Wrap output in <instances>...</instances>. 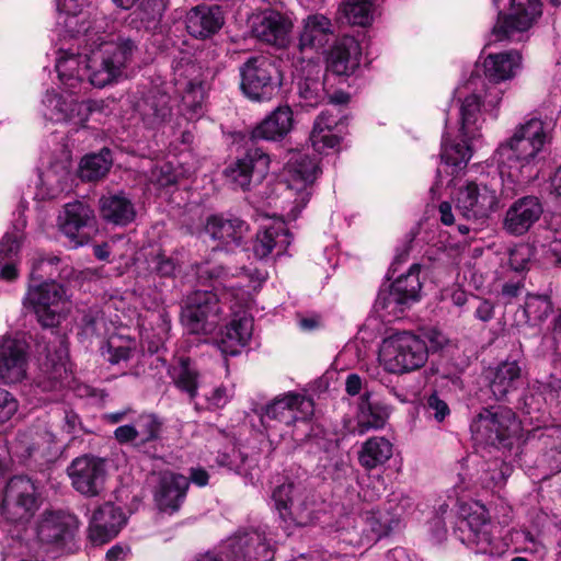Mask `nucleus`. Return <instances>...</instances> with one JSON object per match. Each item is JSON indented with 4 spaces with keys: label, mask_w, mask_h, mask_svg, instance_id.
Here are the masks:
<instances>
[{
    "label": "nucleus",
    "mask_w": 561,
    "mask_h": 561,
    "mask_svg": "<svg viewBox=\"0 0 561 561\" xmlns=\"http://www.w3.org/2000/svg\"><path fill=\"white\" fill-rule=\"evenodd\" d=\"M426 407L427 411L437 422H443L450 413L448 404L437 393H433L427 398Z\"/></svg>",
    "instance_id": "nucleus-63"
},
{
    "label": "nucleus",
    "mask_w": 561,
    "mask_h": 561,
    "mask_svg": "<svg viewBox=\"0 0 561 561\" xmlns=\"http://www.w3.org/2000/svg\"><path fill=\"white\" fill-rule=\"evenodd\" d=\"M421 266L413 264L408 273L398 277L389 290L379 294L377 306L387 314L398 317L412 304L420 299L422 284L420 282Z\"/></svg>",
    "instance_id": "nucleus-15"
},
{
    "label": "nucleus",
    "mask_w": 561,
    "mask_h": 561,
    "mask_svg": "<svg viewBox=\"0 0 561 561\" xmlns=\"http://www.w3.org/2000/svg\"><path fill=\"white\" fill-rule=\"evenodd\" d=\"M337 115L330 111H322L313 124L310 134V141L316 151L324 153L329 149H334L340 144Z\"/></svg>",
    "instance_id": "nucleus-42"
},
{
    "label": "nucleus",
    "mask_w": 561,
    "mask_h": 561,
    "mask_svg": "<svg viewBox=\"0 0 561 561\" xmlns=\"http://www.w3.org/2000/svg\"><path fill=\"white\" fill-rule=\"evenodd\" d=\"M321 173L319 160L305 152H293L284 168L285 190L282 216L296 220L313 193V185Z\"/></svg>",
    "instance_id": "nucleus-4"
},
{
    "label": "nucleus",
    "mask_w": 561,
    "mask_h": 561,
    "mask_svg": "<svg viewBox=\"0 0 561 561\" xmlns=\"http://www.w3.org/2000/svg\"><path fill=\"white\" fill-rule=\"evenodd\" d=\"M19 410V402L15 397L5 389L0 388V423H5Z\"/></svg>",
    "instance_id": "nucleus-61"
},
{
    "label": "nucleus",
    "mask_w": 561,
    "mask_h": 561,
    "mask_svg": "<svg viewBox=\"0 0 561 561\" xmlns=\"http://www.w3.org/2000/svg\"><path fill=\"white\" fill-rule=\"evenodd\" d=\"M175 387L185 392L191 400L195 399L198 390V371L188 358H180L169 370Z\"/></svg>",
    "instance_id": "nucleus-48"
},
{
    "label": "nucleus",
    "mask_w": 561,
    "mask_h": 561,
    "mask_svg": "<svg viewBox=\"0 0 561 561\" xmlns=\"http://www.w3.org/2000/svg\"><path fill=\"white\" fill-rule=\"evenodd\" d=\"M60 262L61 260L58 256L39 257L33 263L31 271L32 280L43 277V274H41L39 272L48 274L49 276L58 274L64 278L69 277L70 273H68L67 271L58 272L57 265Z\"/></svg>",
    "instance_id": "nucleus-55"
},
{
    "label": "nucleus",
    "mask_w": 561,
    "mask_h": 561,
    "mask_svg": "<svg viewBox=\"0 0 561 561\" xmlns=\"http://www.w3.org/2000/svg\"><path fill=\"white\" fill-rule=\"evenodd\" d=\"M219 467L227 468L231 471H234L237 473H241L242 469L240 466V462L243 461V458L241 454L232 449L230 454H219L216 459Z\"/></svg>",
    "instance_id": "nucleus-64"
},
{
    "label": "nucleus",
    "mask_w": 561,
    "mask_h": 561,
    "mask_svg": "<svg viewBox=\"0 0 561 561\" xmlns=\"http://www.w3.org/2000/svg\"><path fill=\"white\" fill-rule=\"evenodd\" d=\"M225 16L218 5H197L186 15L187 32L196 38H207L224 25Z\"/></svg>",
    "instance_id": "nucleus-36"
},
{
    "label": "nucleus",
    "mask_w": 561,
    "mask_h": 561,
    "mask_svg": "<svg viewBox=\"0 0 561 561\" xmlns=\"http://www.w3.org/2000/svg\"><path fill=\"white\" fill-rule=\"evenodd\" d=\"M428 359L425 340L410 331L386 336L379 348V362L386 371L397 375L422 368Z\"/></svg>",
    "instance_id": "nucleus-6"
},
{
    "label": "nucleus",
    "mask_w": 561,
    "mask_h": 561,
    "mask_svg": "<svg viewBox=\"0 0 561 561\" xmlns=\"http://www.w3.org/2000/svg\"><path fill=\"white\" fill-rule=\"evenodd\" d=\"M519 428L515 413L504 407L483 409L470 425L474 440L491 446H506Z\"/></svg>",
    "instance_id": "nucleus-11"
},
{
    "label": "nucleus",
    "mask_w": 561,
    "mask_h": 561,
    "mask_svg": "<svg viewBox=\"0 0 561 561\" xmlns=\"http://www.w3.org/2000/svg\"><path fill=\"white\" fill-rule=\"evenodd\" d=\"M522 66V56L517 50L490 54L483 61V78L488 85H496L515 77Z\"/></svg>",
    "instance_id": "nucleus-38"
},
{
    "label": "nucleus",
    "mask_w": 561,
    "mask_h": 561,
    "mask_svg": "<svg viewBox=\"0 0 561 561\" xmlns=\"http://www.w3.org/2000/svg\"><path fill=\"white\" fill-rule=\"evenodd\" d=\"M159 321L158 333L156 339L151 340L148 332L142 334V340L148 343V351L150 353H157L163 346L169 331L171 329V320L167 312L161 311L154 314Z\"/></svg>",
    "instance_id": "nucleus-54"
},
{
    "label": "nucleus",
    "mask_w": 561,
    "mask_h": 561,
    "mask_svg": "<svg viewBox=\"0 0 561 561\" xmlns=\"http://www.w3.org/2000/svg\"><path fill=\"white\" fill-rule=\"evenodd\" d=\"M253 331V319L244 310L233 312L231 320L219 332L217 344L221 353L238 355L249 343Z\"/></svg>",
    "instance_id": "nucleus-29"
},
{
    "label": "nucleus",
    "mask_w": 561,
    "mask_h": 561,
    "mask_svg": "<svg viewBox=\"0 0 561 561\" xmlns=\"http://www.w3.org/2000/svg\"><path fill=\"white\" fill-rule=\"evenodd\" d=\"M294 117L289 106H279L267 115L252 131L254 139L280 140L293 128Z\"/></svg>",
    "instance_id": "nucleus-41"
},
{
    "label": "nucleus",
    "mask_w": 561,
    "mask_h": 561,
    "mask_svg": "<svg viewBox=\"0 0 561 561\" xmlns=\"http://www.w3.org/2000/svg\"><path fill=\"white\" fill-rule=\"evenodd\" d=\"M313 401L300 393L287 392L276 397L266 404L262 413L261 424L267 436L294 435V427L307 425L313 415Z\"/></svg>",
    "instance_id": "nucleus-5"
},
{
    "label": "nucleus",
    "mask_w": 561,
    "mask_h": 561,
    "mask_svg": "<svg viewBox=\"0 0 561 561\" xmlns=\"http://www.w3.org/2000/svg\"><path fill=\"white\" fill-rule=\"evenodd\" d=\"M294 80L302 106L314 107L325 100V75L319 58L301 60L296 66Z\"/></svg>",
    "instance_id": "nucleus-18"
},
{
    "label": "nucleus",
    "mask_w": 561,
    "mask_h": 561,
    "mask_svg": "<svg viewBox=\"0 0 561 561\" xmlns=\"http://www.w3.org/2000/svg\"><path fill=\"white\" fill-rule=\"evenodd\" d=\"M543 213L540 201L535 196H525L515 201L506 210L503 228L513 236L526 233Z\"/></svg>",
    "instance_id": "nucleus-28"
},
{
    "label": "nucleus",
    "mask_w": 561,
    "mask_h": 561,
    "mask_svg": "<svg viewBox=\"0 0 561 561\" xmlns=\"http://www.w3.org/2000/svg\"><path fill=\"white\" fill-rule=\"evenodd\" d=\"M489 387L496 400L516 391L523 381V374L516 360H505L486 371Z\"/></svg>",
    "instance_id": "nucleus-37"
},
{
    "label": "nucleus",
    "mask_w": 561,
    "mask_h": 561,
    "mask_svg": "<svg viewBox=\"0 0 561 561\" xmlns=\"http://www.w3.org/2000/svg\"><path fill=\"white\" fill-rule=\"evenodd\" d=\"M75 519L59 512L44 513L38 522L36 533L41 542L60 545L72 537Z\"/></svg>",
    "instance_id": "nucleus-39"
},
{
    "label": "nucleus",
    "mask_w": 561,
    "mask_h": 561,
    "mask_svg": "<svg viewBox=\"0 0 561 561\" xmlns=\"http://www.w3.org/2000/svg\"><path fill=\"white\" fill-rule=\"evenodd\" d=\"M22 243V233L18 230L7 232L0 241V263L15 262Z\"/></svg>",
    "instance_id": "nucleus-53"
},
{
    "label": "nucleus",
    "mask_w": 561,
    "mask_h": 561,
    "mask_svg": "<svg viewBox=\"0 0 561 561\" xmlns=\"http://www.w3.org/2000/svg\"><path fill=\"white\" fill-rule=\"evenodd\" d=\"M59 227L73 247L83 245L96 230L94 210L81 202L68 203L62 215L59 216Z\"/></svg>",
    "instance_id": "nucleus-20"
},
{
    "label": "nucleus",
    "mask_w": 561,
    "mask_h": 561,
    "mask_svg": "<svg viewBox=\"0 0 561 561\" xmlns=\"http://www.w3.org/2000/svg\"><path fill=\"white\" fill-rule=\"evenodd\" d=\"M249 231V225L239 218H228L214 215L207 218L205 232L214 240L222 244L227 250L231 245H241Z\"/></svg>",
    "instance_id": "nucleus-34"
},
{
    "label": "nucleus",
    "mask_w": 561,
    "mask_h": 561,
    "mask_svg": "<svg viewBox=\"0 0 561 561\" xmlns=\"http://www.w3.org/2000/svg\"><path fill=\"white\" fill-rule=\"evenodd\" d=\"M552 312V302L548 295L529 294L522 308L524 323L537 325L543 322Z\"/></svg>",
    "instance_id": "nucleus-49"
},
{
    "label": "nucleus",
    "mask_w": 561,
    "mask_h": 561,
    "mask_svg": "<svg viewBox=\"0 0 561 561\" xmlns=\"http://www.w3.org/2000/svg\"><path fill=\"white\" fill-rule=\"evenodd\" d=\"M456 210L467 221L484 225L501 208L497 179L467 180L455 195Z\"/></svg>",
    "instance_id": "nucleus-7"
},
{
    "label": "nucleus",
    "mask_w": 561,
    "mask_h": 561,
    "mask_svg": "<svg viewBox=\"0 0 561 561\" xmlns=\"http://www.w3.org/2000/svg\"><path fill=\"white\" fill-rule=\"evenodd\" d=\"M27 344L18 337H0V382L15 385L27 377Z\"/></svg>",
    "instance_id": "nucleus-21"
},
{
    "label": "nucleus",
    "mask_w": 561,
    "mask_h": 561,
    "mask_svg": "<svg viewBox=\"0 0 561 561\" xmlns=\"http://www.w3.org/2000/svg\"><path fill=\"white\" fill-rule=\"evenodd\" d=\"M294 14L287 10L265 9L253 23V34L260 41L284 48L290 43Z\"/></svg>",
    "instance_id": "nucleus-17"
},
{
    "label": "nucleus",
    "mask_w": 561,
    "mask_h": 561,
    "mask_svg": "<svg viewBox=\"0 0 561 561\" xmlns=\"http://www.w3.org/2000/svg\"><path fill=\"white\" fill-rule=\"evenodd\" d=\"M222 307L210 290L190 294L181 312L184 328L192 334H211L221 320Z\"/></svg>",
    "instance_id": "nucleus-12"
},
{
    "label": "nucleus",
    "mask_w": 561,
    "mask_h": 561,
    "mask_svg": "<svg viewBox=\"0 0 561 561\" xmlns=\"http://www.w3.org/2000/svg\"><path fill=\"white\" fill-rule=\"evenodd\" d=\"M69 171L66 167H60L59 170H47L41 178L42 185L46 187V195L49 198L57 197L68 187Z\"/></svg>",
    "instance_id": "nucleus-51"
},
{
    "label": "nucleus",
    "mask_w": 561,
    "mask_h": 561,
    "mask_svg": "<svg viewBox=\"0 0 561 561\" xmlns=\"http://www.w3.org/2000/svg\"><path fill=\"white\" fill-rule=\"evenodd\" d=\"M162 425L156 414L142 413L133 423L118 426L114 431V437L119 444H133L140 447L159 439Z\"/></svg>",
    "instance_id": "nucleus-30"
},
{
    "label": "nucleus",
    "mask_w": 561,
    "mask_h": 561,
    "mask_svg": "<svg viewBox=\"0 0 561 561\" xmlns=\"http://www.w3.org/2000/svg\"><path fill=\"white\" fill-rule=\"evenodd\" d=\"M437 214H438V218H439V220H440V222L443 225H445V226H456L457 230L461 234L469 233L470 228L467 225L457 222V219H456V216H455V211H454V207H453V205L449 202H447V201L442 202L438 205Z\"/></svg>",
    "instance_id": "nucleus-60"
},
{
    "label": "nucleus",
    "mask_w": 561,
    "mask_h": 561,
    "mask_svg": "<svg viewBox=\"0 0 561 561\" xmlns=\"http://www.w3.org/2000/svg\"><path fill=\"white\" fill-rule=\"evenodd\" d=\"M100 214L108 222L125 226L135 219L136 210L124 193L104 195L99 201Z\"/></svg>",
    "instance_id": "nucleus-43"
},
{
    "label": "nucleus",
    "mask_w": 561,
    "mask_h": 561,
    "mask_svg": "<svg viewBox=\"0 0 561 561\" xmlns=\"http://www.w3.org/2000/svg\"><path fill=\"white\" fill-rule=\"evenodd\" d=\"M336 37V26L325 14L316 12L306 15L298 27V47L301 51L307 49L323 50Z\"/></svg>",
    "instance_id": "nucleus-23"
},
{
    "label": "nucleus",
    "mask_w": 561,
    "mask_h": 561,
    "mask_svg": "<svg viewBox=\"0 0 561 561\" xmlns=\"http://www.w3.org/2000/svg\"><path fill=\"white\" fill-rule=\"evenodd\" d=\"M87 0H62L58 8L67 14L65 26L79 41L78 54L58 51L56 71L61 84L71 94L87 84L104 88L121 79L130 62L136 46L129 38L115 35L103 15L92 20L82 13Z\"/></svg>",
    "instance_id": "nucleus-1"
},
{
    "label": "nucleus",
    "mask_w": 561,
    "mask_h": 561,
    "mask_svg": "<svg viewBox=\"0 0 561 561\" xmlns=\"http://www.w3.org/2000/svg\"><path fill=\"white\" fill-rule=\"evenodd\" d=\"M179 180V173L170 162L156 165L149 175V181L159 187L173 185Z\"/></svg>",
    "instance_id": "nucleus-56"
},
{
    "label": "nucleus",
    "mask_w": 561,
    "mask_h": 561,
    "mask_svg": "<svg viewBox=\"0 0 561 561\" xmlns=\"http://www.w3.org/2000/svg\"><path fill=\"white\" fill-rule=\"evenodd\" d=\"M456 529L459 540L477 553L499 554L502 550L500 529L491 523L486 508L474 503L461 512Z\"/></svg>",
    "instance_id": "nucleus-8"
},
{
    "label": "nucleus",
    "mask_w": 561,
    "mask_h": 561,
    "mask_svg": "<svg viewBox=\"0 0 561 561\" xmlns=\"http://www.w3.org/2000/svg\"><path fill=\"white\" fill-rule=\"evenodd\" d=\"M511 472L512 468L507 463L495 459L488 463V468L481 476V481L485 488L501 485L505 482Z\"/></svg>",
    "instance_id": "nucleus-52"
},
{
    "label": "nucleus",
    "mask_w": 561,
    "mask_h": 561,
    "mask_svg": "<svg viewBox=\"0 0 561 561\" xmlns=\"http://www.w3.org/2000/svg\"><path fill=\"white\" fill-rule=\"evenodd\" d=\"M391 413V408L382 401H370V394L365 393L358 405L356 426L353 432L364 435L371 430L382 428Z\"/></svg>",
    "instance_id": "nucleus-40"
},
{
    "label": "nucleus",
    "mask_w": 561,
    "mask_h": 561,
    "mask_svg": "<svg viewBox=\"0 0 561 561\" xmlns=\"http://www.w3.org/2000/svg\"><path fill=\"white\" fill-rule=\"evenodd\" d=\"M136 111L148 128H159L172 116L171 98L164 91L154 88L137 102Z\"/></svg>",
    "instance_id": "nucleus-33"
},
{
    "label": "nucleus",
    "mask_w": 561,
    "mask_h": 561,
    "mask_svg": "<svg viewBox=\"0 0 561 561\" xmlns=\"http://www.w3.org/2000/svg\"><path fill=\"white\" fill-rule=\"evenodd\" d=\"M294 485L284 483L273 492L275 506L280 518L295 526H307L314 519L313 503L306 499L294 497Z\"/></svg>",
    "instance_id": "nucleus-26"
},
{
    "label": "nucleus",
    "mask_w": 561,
    "mask_h": 561,
    "mask_svg": "<svg viewBox=\"0 0 561 561\" xmlns=\"http://www.w3.org/2000/svg\"><path fill=\"white\" fill-rule=\"evenodd\" d=\"M174 85L181 94V111L188 119L198 118L203 114L205 84L199 68L193 62L179 64L174 68Z\"/></svg>",
    "instance_id": "nucleus-16"
},
{
    "label": "nucleus",
    "mask_w": 561,
    "mask_h": 561,
    "mask_svg": "<svg viewBox=\"0 0 561 561\" xmlns=\"http://www.w3.org/2000/svg\"><path fill=\"white\" fill-rule=\"evenodd\" d=\"M549 141V130L541 119L530 118L518 125L512 137L496 149L501 175L516 184L528 183L536 176L538 156Z\"/></svg>",
    "instance_id": "nucleus-3"
},
{
    "label": "nucleus",
    "mask_w": 561,
    "mask_h": 561,
    "mask_svg": "<svg viewBox=\"0 0 561 561\" xmlns=\"http://www.w3.org/2000/svg\"><path fill=\"white\" fill-rule=\"evenodd\" d=\"M228 275L243 277L249 282V287L253 290L260 287L267 278V273L259 268L242 267L237 274H234L227 271L221 265H211L209 262L196 265V276L203 282L227 277Z\"/></svg>",
    "instance_id": "nucleus-45"
},
{
    "label": "nucleus",
    "mask_w": 561,
    "mask_h": 561,
    "mask_svg": "<svg viewBox=\"0 0 561 561\" xmlns=\"http://www.w3.org/2000/svg\"><path fill=\"white\" fill-rule=\"evenodd\" d=\"M188 479L174 472H164L160 477L154 499L158 507L163 512H176L186 496Z\"/></svg>",
    "instance_id": "nucleus-35"
},
{
    "label": "nucleus",
    "mask_w": 561,
    "mask_h": 561,
    "mask_svg": "<svg viewBox=\"0 0 561 561\" xmlns=\"http://www.w3.org/2000/svg\"><path fill=\"white\" fill-rule=\"evenodd\" d=\"M12 450L23 461L30 458L49 460L58 451L56 436L46 428L21 432L12 444Z\"/></svg>",
    "instance_id": "nucleus-25"
},
{
    "label": "nucleus",
    "mask_w": 561,
    "mask_h": 561,
    "mask_svg": "<svg viewBox=\"0 0 561 561\" xmlns=\"http://www.w3.org/2000/svg\"><path fill=\"white\" fill-rule=\"evenodd\" d=\"M110 329L101 311L88 313L83 317V332L87 335L106 336Z\"/></svg>",
    "instance_id": "nucleus-57"
},
{
    "label": "nucleus",
    "mask_w": 561,
    "mask_h": 561,
    "mask_svg": "<svg viewBox=\"0 0 561 561\" xmlns=\"http://www.w3.org/2000/svg\"><path fill=\"white\" fill-rule=\"evenodd\" d=\"M76 104L72 96L66 98L54 89L47 90L42 100L43 115L54 122H72L76 124Z\"/></svg>",
    "instance_id": "nucleus-44"
},
{
    "label": "nucleus",
    "mask_w": 561,
    "mask_h": 561,
    "mask_svg": "<svg viewBox=\"0 0 561 561\" xmlns=\"http://www.w3.org/2000/svg\"><path fill=\"white\" fill-rule=\"evenodd\" d=\"M66 305V291L54 280L44 282L37 286L30 285L23 299V306L31 308L44 327L58 324Z\"/></svg>",
    "instance_id": "nucleus-14"
},
{
    "label": "nucleus",
    "mask_w": 561,
    "mask_h": 561,
    "mask_svg": "<svg viewBox=\"0 0 561 561\" xmlns=\"http://www.w3.org/2000/svg\"><path fill=\"white\" fill-rule=\"evenodd\" d=\"M227 556L236 561H272L274 549L257 531L238 533L229 538L227 543Z\"/></svg>",
    "instance_id": "nucleus-27"
},
{
    "label": "nucleus",
    "mask_w": 561,
    "mask_h": 561,
    "mask_svg": "<svg viewBox=\"0 0 561 561\" xmlns=\"http://www.w3.org/2000/svg\"><path fill=\"white\" fill-rule=\"evenodd\" d=\"M270 163V157L262 149L251 148L226 170V176L234 188L247 191L263 181Z\"/></svg>",
    "instance_id": "nucleus-19"
},
{
    "label": "nucleus",
    "mask_w": 561,
    "mask_h": 561,
    "mask_svg": "<svg viewBox=\"0 0 561 561\" xmlns=\"http://www.w3.org/2000/svg\"><path fill=\"white\" fill-rule=\"evenodd\" d=\"M291 242V236L283 219H273L264 224L256 234L253 245L254 255L263 260L273 251L276 255L283 254Z\"/></svg>",
    "instance_id": "nucleus-32"
},
{
    "label": "nucleus",
    "mask_w": 561,
    "mask_h": 561,
    "mask_svg": "<svg viewBox=\"0 0 561 561\" xmlns=\"http://www.w3.org/2000/svg\"><path fill=\"white\" fill-rule=\"evenodd\" d=\"M241 89L253 101L271 100L282 84V73L274 60L265 56H252L241 67Z\"/></svg>",
    "instance_id": "nucleus-10"
},
{
    "label": "nucleus",
    "mask_w": 561,
    "mask_h": 561,
    "mask_svg": "<svg viewBox=\"0 0 561 561\" xmlns=\"http://www.w3.org/2000/svg\"><path fill=\"white\" fill-rule=\"evenodd\" d=\"M459 99V134L461 142H450L444 135L440 158L451 173L466 168L472 153L469 141L478 139L484 123L483 111L493 119L497 118L503 90L496 85H488L479 75H472L457 90Z\"/></svg>",
    "instance_id": "nucleus-2"
},
{
    "label": "nucleus",
    "mask_w": 561,
    "mask_h": 561,
    "mask_svg": "<svg viewBox=\"0 0 561 561\" xmlns=\"http://www.w3.org/2000/svg\"><path fill=\"white\" fill-rule=\"evenodd\" d=\"M72 486L87 496L99 495L105 484L106 467L103 459L92 456L76 458L68 468Z\"/></svg>",
    "instance_id": "nucleus-22"
},
{
    "label": "nucleus",
    "mask_w": 561,
    "mask_h": 561,
    "mask_svg": "<svg viewBox=\"0 0 561 561\" xmlns=\"http://www.w3.org/2000/svg\"><path fill=\"white\" fill-rule=\"evenodd\" d=\"M38 508V490L33 480L24 476L11 478L1 492L0 511L9 520H27Z\"/></svg>",
    "instance_id": "nucleus-13"
},
{
    "label": "nucleus",
    "mask_w": 561,
    "mask_h": 561,
    "mask_svg": "<svg viewBox=\"0 0 561 561\" xmlns=\"http://www.w3.org/2000/svg\"><path fill=\"white\" fill-rule=\"evenodd\" d=\"M122 507L106 502L92 514L89 523V538L94 545H104L114 539L127 524Z\"/></svg>",
    "instance_id": "nucleus-24"
},
{
    "label": "nucleus",
    "mask_w": 561,
    "mask_h": 561,
    "mask_svg": "<svg viewBox=\"0 0 561 561\" xmlns=\"http://www.w3.org/2000/svg\"><path fill=\"white\" fill-rule=\"evenodd\" d=\"M499 9L492 28L494 41L514 39L515 35L528 31L542 13L541 0H493Z\"/></svg>",
    "instance_id": "nucleus-9"
},
{
    "label": "nucleus",
    "mask_w": 561,
    "mask_h": 561,
    "mask_svg": "<svg viewBox=\"0 0 561 561\" xmlns=\"http://www.w3.org/2000/svg\"><path fill=\"white\" fill-rule=\"evenodd\" d=\"M105 102L103 100H88L78 102L76 104V125L84 124L92 113H103L105 110Z\"/></svg>",
    "instance_id": "nucleus-59"
},
{
    "label": "nucleus",
    "mask_w": 561,
    "mask_h": 561,
    "mask_svg": "<svg viewBox=\"0 0 561 561\" xmlns=\"http://www.w3.org/2000/svg\"><path fill=\"white\" fill-rule=\"evenodd\" d=\"M392 456V444L385 437L375 436L367 439L359 451V463L366 469L383 465Z\"/></svg>",
    "instance_id": "nucleus-46"
},
{
    "label": "nucleus",
    "mask_w": 561,
    "mask_h": 561,
    "mask_svg": "<svg viewBox=\"0 0 561 561\" xmlns=\"http://www.w3.org/2000/svg\"><path fill=\"white\" fill-rule=\"evenodd\" d=\"M131 348L127 343L121 340L110 339L107 342V359L112 364H118L122 360H127L130 356Z\"/></svg>",
    "instance_id": "nucleus-62"
},
{
    "label": "nucleus",
    "mask_w": 561,
    "mask_h": 561,
    "mask_svg": "<svg viewBox=\"0 0 561 561\" xmlns=\"http://www.w3.org/2000/svg\"><path fill=\"white\" fill-rule=\"evenodd\" d=\"M341 11L348 23L366 26L373 20V4L368 0H347Z\"/></svg>",
    "instance_id": "nucleus-50"
},
{
    "label": "nucleus",
    "mask_w": 561,
    "mask_h": 561,
    "mask_svg": "<svg viewBox=\"0 0 561 561\" xmlns=\"http://www.w3.org/2000/svg\"><path fill=\"white\" fill-rule=\"evenodd\" d=\"M113 164L112 153L108 149H102L98 153H90L81 159L79 176L83 181L95 182L103 179Z\"/></svg>",
    "instance_id": "nucleus-47"
},
{
    "label": "nucleus",
    "mask_w": 561,
    "mask_h": 561,
    "mask_svg": "<svg viewBox=\"0 0 561 561\" xmlns=\"http://www.w3.org/2000/svg\"><path fill=\"white\" fill-rule=\"evenodd\" d=\"M148 267L152 273L163 277H169L174 274L176 264L172 259L167 257L159 251H156L152 253L151 259L148 260Z\"/></svg>",
    "instance_id": "nucleus-58"
},
{
    "label": "nucleus",
    "mask_w": 561,
    "mask_h": 561,
    "mask_svg": "<svg viewBox=\"0 0 561 561\" xmlns=\"http://www.w3.org/2000/svg\"><path fill=\"white\" fill-rule=\"evenodd\" d=\"M362 47L352 36L337 39L327 57V70L336 76L350 77L360 65Z\"/></svg>",
    "instance_id": "nucleus-31"
}]
</instances>
